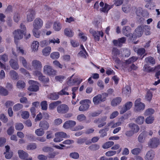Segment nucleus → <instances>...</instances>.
Returning a JSON list of instances; mask_svg holds the SVG:
<instances>
[{
    "label": "nucleus",
    "mask_w": 160,
    "mask_h": 160,
    "mask_svg": "<svg viewBox=\"0 0 160 160\" xmlns=\"http://www.w3.org/2000/svg\"><path fill=\"white\" fill-rule=\"evenodd\" d=\"M36 145L34 143H31L27 146V148L28 150L35 149L36 148Z\"/></svg>",
    "instance_id": "nucleus-63"
},
{
    "label": "nucleus",
    "mask_w": 160,
    "mask_h": 160,
    "mask_svg": "<svg viewBox=\"0 0 160 160\" xmlns=\"http://www.w3.org/2000/svg\"><path fill=\"white\" fill-rule=\"evenodd\" d=\"M64 34L67 36L69 37H72L73 36V32L69 28H66L64 30Z\"/></svg>",
    "instance_id": "nucleus-39"
},
{
    "label": "nucleus",
    "mask_w": 160,
    "mask_h": 160,
    "mask_svg": "<svg viewBox=\"0 0 160 160\" xmlns=\"http://www.w3.org/2000/svg\"><path fill=\"white\" fill-rule=\"evenodd\" d=\"M112 54L115 56H117L120 54V52L117 48H113L112 50Z\"/></svg>",
    "instance_id": "nucleus-55"
},
{
    "label": "nucleus",
    "mask_w": 160,
    "mask_h": 160,
    "mask_svg": "<svg viewBox=\"0 0 160 160\" xmlns=\"http://www.w3.org/2000/svg\"><path fill=\"white\" fill-rule=\"evenodd\" d=\"M15 129L18 131L22 130L24 128V126L21 123H17L15 124Z\"/></svg>",
    "instance_id": "nucleus-50"
},
{
    "label": "nucleus",
    "mask_w": 160,
    "mask_h": 160,
    "mask_svg": "<svg viewBox=\"0 0 160 160\" xmlns=\"http://www.w3.org/2000/svg\"><path fill=\"white\" fill-rule=\"evenodd\" d=\"M122 100V98L120 97L116 98L112 100L111 102V105L113 106H116L120 104Z\"/></svg>",
    "instance_id": "nucleus-28"
},
{
    "label": "nucleus",
    "mask_w": 160,
    "mask_h": 160,
    "mask_svg": "<svg viewBox=\"0 0 160 160\" xmlns=\"http://www.w3.org/2000/svg\"><path fill=\"white\" fill-rule=\"evenodd\" d=\"M43 22L42 19L40 18H36L34 20L33 26V29H39L41 28L43 25Z\"/></svg>",
    "instance_id": "nucleus-12"
},
{
    "label": "nucleus",
    "mask_w": 160,
    "mask_h": 160,
    "mask_svg": "<svg viewBox=\"0 0 160 160\" xmlns=\"http://www.w3.org/2000/svg\"><path fill=\"white\" fill-rule=\"evenodd\" d=\"M131 91L130 87L128 85L125 86L122 90V93L128 96H129Z\"/></svg>",
    "instance_id": "nucleus-29"
},
{
    "label": "nucleus",
    "mask_w": 160,
    "mask_h": 160,
    "mask_svg": "<svg viewBox=\"0 0 160 160\" xmlns=\"http://www.w3.org/2000/svg\"><path fill=\"white\" fill-rule=\"evenodd\" d=\"M44 130L42 129V128H38L35 131V132L37 136H43L44 133Z\"/></svg>",
    "instance_id": "nucleus-41"
},
{
    "label": "nucleus",
    "mask_w": 160,
    "mask_h": 160,
    "mask_svg": "<svg viewBox=\"0 0 160 160\" xmlns=\"http://www.w3.org/2000/svg\"><path fill=\"white\" fill-rule=\"evenodd\" d=\"M39 46V44L38 42L37 41H34L32 43L31 48L33 51L35 52L38 49V48Z\"/></svg>",
    "instance_id": "nucleus-36"
},
{
    "label": "nucleus",
    "mask_w": 160,
    "mask_h": 160,
    "mask_svg": "<svg viewBox=\"0 0 160 160\" xmlns=\"http://www.w3.org/2000/svg\"><path fill=\"white\" fill-rule=\"evenodd\" d=\"M159 144V140L157 138L151 139L148 143V146L151 148H157Z\"/></svg>",
    "instance_id": "nucleus-10"
},
{
    "label": "nucleus",
    "mask_w": 160,
    "mask_h": 160,
    "mask_svg": "<svg viewBox=\"0 0 160 160\" xmlns=\"http://www.w3.org/2000/svg\"><path fill=\"white\" fill-rule=\"evenodd\" d=\"M76 125L75 121L73 120H68L64 123L63 127L66 129L71 128Z\"/></svg>",
    "instance_id": "nucleus-16"
},
{
    "label": "nucleus",
    "mask_w": 160,
    "mask_h": 160,
    "mask_svg": "<svg viewBox=\"0 0 160 160\" xmlns=\"http://www.w3.org/2000/svg\"><path fill=\"white\" fill-rule=\"evenodd\" d=\"M9 94L8 90L5 88L0 86V94L3 96L8 95Z\"/></svg>",
    "instance_id": "nucleus-33"
},
{
    "label": "nucleus",
    "mask_w": 160,
    "mask_h": 160,
    "mask_svg": "<svg viewBox=\"0 0 160 160\" xmlns=\"http://www.w3.org/2000/svg\"><path fill=\"white\" fill-rule=\"evenodd\" d=\"M61 103V102L60 101L53 102L49 104V108L50 109H53Z\"/></svg>",
    "instance_id": "nucleus-35"
},
{
    "label": "nucleus",
    "mask_w": 160,
    "mask_h": 160,
    "mask_svg": "<svg viewBox=\"0 0 160 160\" xmlns=\"http://www.w3.org/2000/svg\"><path fill=\"white\" fill-rule=\"evenodd\" d=\"M129 127L131 129L134 133L138 132L139 130V126L136 124L131 122L128 124Z\"/></svg>",
    "instance_id": "nucleus-21"
},
{
    "label": "nucleus",
    "mask_w": 160,
    "mask_h": 160,
    "mask_svg": "<svg viewBox=\"0 0 160 160\" xmlns=\"http://www.w3.org/2000/svg\"><path fill=\"white\" fill-rule=\"evenodd\" d=\"M31 64L34 69L39 70L42 68L41 62L37 60H32Z\"/></svg>",
    "instance_id": "nucleus-13"
},
{
    "label": "nucleus",
    "mask_w": 160,
    "mask_h": 160,
    "mask_svg": "<svg viewBox=\"0 0 160 160\" xmlns=\"http://www.w3.org/2000/svg\"><path fill=\"white\" fill-rule=\"evenodd\" d=\"M39 127L44 130H47L49 127L48 123L46 121H41L39 124Z\"/></svg>",
    "instance_id": "nucleus-26"
},
{
    "label": "nucleus",
    "mask_w": 160,
    "mask_h": 160,
    "mask_svg": "<svg viewBox=\"0 0 160 160\" xmlns=\"http://www.w3.org/2000/svg\"><path fill=\"white\" fill-rule=\"evenodd\" d=\"M147 135L146 132L144 131L141 133L138 137V141L140 143H142L144 142L145 138Z\"/></svg>",
    "instance_id": "nucleus-24"
},
{
    "label": "nucleus",
    "mask_w": 160,
    "mask_h": 160,
    "mask_svg": "<svg viewBox=\"0 0 160 160\" xmlns=\"http://www.w3.org/2000/svg\"><path fill=\"white\" fill-rule=\"evenodd\" d=\"M20 62L21 63L23 66L25 68H27V62L26 59L23 57L20 56L19 58Z\"/></svg>",
    "instance_id": "nucleus-37"
},
{
    "label": "nucleus",
    "mask_w": 160,
    "mask_h": 160,
    "mask_svg": "<svg viewBox=\"0 0 160 160\" xmlns=\"http://www.w3.org/2000/svg\"><path fill=\"white\" fill-rule=\"evenodd\" d=\"M11 78L13 80H18L19 79L18 74L14 70H11L9 72Z\"/></svg>",
    "instance_id": "nucleus-25"
},
{
    "label": "nucleus",
    "mask_w": 160,
    "mask_h": 160,
    "mask_svg": "<svg viewBox=\"0 0 160 160\" xmlns=\"http://www.w3.org/2000/svg\"><path fill=\"white\" fill-rule=\"evenodd\" d=\"M152 94L150 90L147 91L145 96V99L149 102L152 100Z\"/></svg>",
    "instance_id": "nucleus-34"
},
{
    "label": "nucleus",
    "mask_w": 160,
    "mask_h": 160,
    "mask_svg": "<svg viewBox=\"0 0 160 160\" xmlns=\"http://www.w3.org/2000/svg\"><path fill=\"white\" fill-rule=\"evenodd\" d=\"M16 86L18 88L22 89L25 87V83L23 81L19 80L17 83Z\"/></svg>",
    "instance_id": "nucleus-38"
},
{
    "label": "nucleus",
    "mask_w": 160,
    "mask_h": 160,
    "mask_svg": "<svg viewBox=\"0 0 160 160\" xmlns=\"http://www.w3.org/2000/svg\"><path fill=\"white\" fill-rule=\"evenodd\" d=\"M22 118L23 119H27L29 116V112L27 111H24L22 112L21 114Z\"/></svg>",
    "instance_id": "nucleus-64"
},
{
    "label": "nucleus",
    "mask_w": 160,
    "mask_h": 160,
    "mask_svg": "<svg viewBox=\"0 0 160 160\" xmlns=\"http://www.w3.org/2000/svg\"><path fill=\"white\" fill-rule=\"evenodd\" d=\"M56 137L53 141L55 142H59L63 140V138L67 137V134L63 132H58L55 134Z\"/></svg>",
    "instance_id": "nucleus-7"
},
{
    "label": "nucleus",
    "mask_w": 160,
    "mask_h": 160,
    "mask_svg": "<svg viewBox=\"0 0 160 160\" xmlns=\"http://www.w3.org/2000/svg\"><path fill=\"white\" fill-rule=\"evenodd\" d=\"M145 61L146 62H149L152 64H154L155 63V59L152 57H149L146 58Z\"/></svg>",
    "instance_id": "nucleus-42"
},
{
    "label": "nucleus",
    "mask_w": 160,
    "mask_h": 160,
    "mask_svg": "<svg viewBox=\"0 0 160 160\" xmlns=\"http://www.w3.org/2000/svg\"><path fill=\"white\" fill-rule=\"evenodd\" d=\"M23 107V105L20 103H18L14 105L13 107V110L15 111H18L21 109Z\"/></svg>",
    "instance_id": "nucleus-48"
},
{
    "label": "nucleus",
    "mask_w": 160,
    "mask_h": 160,
    "mask_svg": "<svg viewBox=\"0 0 160 160\" xmlns=\"http://www.w3.org/2000/svg\"><path fill=\"white\" fill-rule=\"evenodd\" d=\"M32 32L33 35L37 38H39L40 36V31L38 29H33Z\"/></svg>",
    "instance_id": "nucleus-59"
},
{
    "label": "nucleus",
    "mask_w": 160,
    "mask_h": 160,
    "mask_svg": "<svg viewBox=\"0 0 160 160\" xmlns=\"http://www.w3.org/2000/svg\"><path fill=\"white\" fill-rule=\"evenodd\" d=\"M86 119V117L83 114H79L77 117V120L80 122L84 121Z\"/></svg>",
    "instance_id": "nucleus-60"
},
{
    "label": "nucleus",
    "mask_w": 160,
    "mask_h": 160,
    "mask_svg": "<svg viewBox=\"0 0 160 160\" xmlns=\"http://www.w3.org/2000/svg\"><path fill=\"white\" fill-rule=\"evenodd\" d=\"M38 79L40 81L42 82H48L49 81V79L48 78H46V77L43 76L42 74L38 78Z\"/></svg>",
    "instance_id": "nucleus-52"
},
{
    "label": "nucleus",
    "mask_w": 160,
    "mask_h": 160,
    "mask_svg": "<svg viewBox=\"0 0 160 160\" xmlns=\"http://www.w3.org/2000/svg\"><path fill=\"white\" fill-rule=\"evenodd\" d=\"M143 70L145 72H149L151 71H153L154 69L153 68H151L148 65L145 64L143 67Z\"/></svg>",
    "instance_id": "nucleus-61"
},
{
    "label": "nucleus",
    "mask_w": 160,
    "mask_h": 160,
    "mask_svg": "<svg viewBox=\"0 0 160 160\" xmlns=\"http://www.w3.org/2000/svg\"><path fill=\"white\" fill-rule=\"evenodd\" d=\"M41 106L42 110H46L47 109L48 106L47 101H44L41 102Z\"/></svg>",
    "instance_id": "nucleus-62"
},
{
    "label": "nucleus",
    "mask_w": 160,
    "mask_h": 160,
    "mask_svg": "<svg viewBox=\"0 0 160 160\" xmlns=\"http://www.w3.org/2000/svg\"><path fill=\"white\" fill-rule=\"evenodd\" d=\"M89 32L91 33L94 37V38L96 41H98L100 39V37L101 36L102 37L103 36V33L102 32L98 31H95L91 28L89 30Z\"/></svg>",
    "instance_id": "nucleus-4"
},
{
    "label": "nucleus",
    "mask_w": 160,
    "mask_h": 160,
    "mask_svg": "<svg viewBox=\"0 0 160 160\" xmlns=\"http://www.w3.org/2000/svg\"><path fill=\"white\" fill-rule=\"evenodd\" d=\"M73 75L71 76L67 81V84L69 86H72L75 84H79L82 82V79L78 80V78H75L74 79H72V78Z\"/></svg>",
    "instance_id": "nucleus-17"
},
{
    "label": "nucleus",
    "mask_w": 160,
    "mask_h": 160,
    "mask_svg": "<svg viewBox=\"0 0 160 160\" xmlns=\"http://www.w3.org/2000/svg\"><path fill=\"white\" fill-rule=\"evenodd\" d=\"M59 152L58 151L50 152L48 154V158H52L55 157V156L58 155Z\"/></svg>",
    "instance_id": "nucleus-46"
},
{
    "label": "nucleus",
    "mask_w": 160,
    "mask_h": 160,
    "mask_svg": "<svg viewBox=\"0 0 160 160\" xmlns=\"http://www.w3.org/2000/svg\"><path fill=\"white\" fill-rule=\"evenodd\" d=\"M43 72L48 75L53 76L56 73V71L55 70L52 66L45 65L43 67Z\"/></svg>",
    "instance_id": "nucleus-3"
},
{
    "label": "nucleus",
    "mask_w": 160,
    "mask_h": 160,
    "mask_svg": "<svg viewBox=\"0 0 160 160\" xmlns=\"http://www.w3.org/2000/svg\"><path fill=\"white\" fill-rule=\"evenodd\" d=\"M144 121V118L143 116H139L136 118L135 122L139 124L143 123Z\"/></svg>",
    "instance_id": "nucleus-47"
},
{
    "label": "nucleus",
    "mask_w": 160,
    "mask_h": 160,
    "mask_svg": "<svg viewBox=\"0 0 160 160\" xmlns=\"http://www.w3.org/2000/svg\"><path fill=\"white\" fill-rule=\"evenodd\" d=\"M20 27L22 30L18 29L15 30L13 32L15 42L16 44L17 42V40H20L22 38L26 29L25 25L22 23L21 24Z\"/></svg>",
    "instance_id": "nucleus-1"
},
{
    "label": "nucleus",
    "mask_w": 160,
    "mask_h": 160,
    "mask_svg": "<svg viewBox=\"0 0 160 160\" xmlns=\"http://www.w3.org/2000/svg\"><path fill=\"white\" fill-rule=\"evenodd\" d=\"M0 60L4 62H6L8 60V55L6 54H4L0 55Z\"/></svg>",
    "instance_id": "nucleus-49"
},
{
    "label": "nucleus",
    "mask_w": 160,
    "mask_h": 160,
    "mask_svg": "<svg viewBox=\"0 0 160 160\" xmlns=\"http://www.w3.org/2000/svg\"><path fill=\"white\" fill-rule=\"evenodd\" d=\"M69 107L66 104H62L58 106L57 108V112L59 114H62L67 113L69 110Z\"/></svg>",
    "instance_id": "nucleus-5"
},
{
    "label": "nucleus",
    "mask_w": 160,
    "mask_h": 160,
    "mask_svg": "<svg viewBox=\"0 0 160 160\" xmlns=\"http://www.w3.org/2000/svg\"><path fill=\"white\" fill-rule=\"evenodd\" d=\"M93 101L94 104L98 105L102 102H104L101 94H98L93 98Z\"/></svg>",
    "instance_id": "nucleus-20"
},
{
    "label": "nucleus",
    "mask_w": 160,
    "mask_h": 160,
    "mask_svg": "<svg viewBox=\"0 0 160 160\" xmlns=\"http://www.w3.org/2000/svg\"><path fill=\"white\" fill-rule=\"evenodd\" d=\"M135 109L138 111L143 110L145 108V104L141 102V99L138 98L135 102Z\"/></svg>",
    "instance_id": "nucleus-9"
},
{
    "label": "nucleus",
    "mask_w": 160,
    "mask_h": 160,
    "mask_svg": "<svg viewBox=\"0 0 160 160\" xmlns=\"http://www.w3.org/2000/svg\"><path fill=\"white\" fill-rule=\"evenodd\" d=\"M109 130V128L108 127H105L104 129L100 130L99 133L101 134L100 137L103 138L107 135V132Z\"/></svg>",
    "instance_id": "nucleus-31"
},
{
    "label": "nucleus",
    "mask_w": 160,
    "mask_h": 160,
    "mask_svg": "<svg viewBox=\"0 0 160 160\" xmlns=\"http://www.w3.org/2000/svg\"><path fill=\"white\" fill-rule=\"evenodd\" d=\"M154 110L152 108H148L146 110L144 115L146 116L151 115L154 113Z\"/></svg>",
    "instance_id": "nucleus-56"
},
{
    "label": "nucleus",
    "mask_w": 160,
    "mask_h": 160,
    "mask_svg": "<svg viewBox=\"0 0 160 160\" xmlns=\"http://www.w3.org/2000/svg\"><path fill=\"white\" fill-rule=\"evenodd\" d=\"M91 103V101L88 99H85L81 101L80 103L81 105L79 108V110L80 111H85L87 110L89 107V104Z\"/></svg>",
    "instance_id": "nucleus-2"
},
{
    "label": "nucleus",
    "mask_w": 160,
    "mask_h": 160,
    "mask_svg": "<svg viewBox=\"0 0 160 160\" xmlns=\"http://www.w3.org/2000/svg\"><path fill=\"white\" fill-rule=\"evenodd\" d=\"M155 156V153L154 151L152 150H150L148 151L145 155V159L146 160H152Z\"/></svg>",
    "instance_id": "nucleus-22"
},
{
    "label": "nucleus",
    "mask_w": 160,
    "mask_h": 160,
    "mask_svg": "<svg viewBox=\"0 0 160 160\" xmlns=\"http://www.w3.org/2000/svg\"><path fill=\"white\" fill-rule=\"evenodd\" d=\"M59 57V54L58 52H53L50 54V57L53 59H57Z\"/></svg>",
    "instance_id": "nucleus-53"
},
{
    "label": "nucleus",
    "mask_w": 160,
    "mask_h": 160,
    "mask_svg": "<svg viewBox=\"0 0 160 160\" xmlns=\"http://www.w3.org/2000/svg\"><path fill=\"white\" fill-rule=\"evenodd\" d=\"M35 13L34 11L32 9H30L27 12V20L28 22H31L35 18Z\"/></svg>",
    "instance_id": "nucleus-18"
},
{
    "label": "nucleus",
    "mask_w": 160,
    "mask_h": 160,
    "mask_svg": "<svg viewBox=\"0 0 160 160\" xmlns=\"http://www.w3.org/2000/svg\"><path fill=\"white\" fill-rule=\"evenodd\" d=\"M132 105V103L131 102H126L121 109L120 111V114H123L127 111L130 109Z\"/></svg>",
    "instance_id": "nucleus-15"
},
{
    "label": "nucleus",
    "mask_w": 160,
    "mask_h": 160,
    "mask_svg": "<svg viewBox=\"0 0 160 160\" xmlns=\"http://www.w3.org/2000/svg\"><path fill=\"white\" fill-rule=\"evenodd\" d=\"M101 113V111L100 110H98L97 111L93 112H92L89 113V116H92V117H95L98 116Z\"/></svg>",
    "instance_id": "nucleus-57"
},
{
    "label": "nucleus",
    "mask_w": 160,
    "mask_h": 160,
    "mask_svg": "<svg viewBox=\"0 0 160 160\" xmlns=\"http://www.w3.org/2000/svg\"><path fill=\"white\" fill-rule=\"evenodd\" d=\"M51 51V48L50 47H47L43 50L42 53L44 56H47L49 54Z\"/></svg>",
    "instance_id": "nucleus-44"
},
{
    "label": "nucleus",
    "mask_w": 160,
    "mask_h": 160,
    "mask_svg": "<svg viewBox=\"0 0 160 160\" xmlns=\"http://www.w3.org/2000/svg\"><path fill=\"white\" fill-rule=\"evenodd\" d=\"M142 149V146L141 145L140 147L135 148L131 150V152L133 155L139 156L138 155L141 152Z\"/></svg>",
    "instance_id": "nucleus-23"
},
{
    "label": "nucleus",
    "mask_w": 160,
    "mask_h": 160,
    "mask_svg": "<svg viewBox=\"0 0 160 160\" xmlns=\"http://www.w3.org/2000/svg\"><path fill=\"white\" fill-rule=\"evenodd\" d=\"M29 83L31 84L28 89L32 92H36L39 89L38 83L32 80H30L28 82Z\"/></svg>",
    "instance_id": "nucleus-6"
},
{
    "label": "nucleus",
    "mask_w": 160,
    "mask_h": 160,
    "mask_svg": "<svg viewBox=\"0 0 160 160\" xmlns=\"http://www.w3.org/2000/svg\"><path fill=\"white\" fill-rule=\"evenodd\" d=\"M126 40V38L124 37H122L119 38L118 40H113V43L114 45L119 47H121L122 46V44L125 43Z\"/></svg>",
    "instance_id": "nucleus-11"
},
{
    "label": "nucleus",
    "mask_w": 160,
    "mask_h": 160,
    "mask_svg": "<svg viewBox=\"0 0 160 160\" xmlns=\"http://www.w3.org/2000/svg\"><path fill=\"white\" fill-rule=\"evenodd\" d=\"M100 146L99 145L94 144L90 146L89 148L92 151H96L99 148Z\"/></svg>",
    "instance_id": "nucleus-54"
},
{
    "label": "nucleus",
    "mask_w": 160,
    "mask_h": 160,
    "mask_svg": "<svg viewBox=\"0 0 160 160\" xmlns=\"http://www.w3.org/2000/svg\"><path fill=\"white\" fill-rule=\"evenodd\" d=\"M114 142L112 141H108L103 144L102 147L104 149H107L111 147L114 144Z\"/></svg>",
    "instance_id": "nucleus-43"
},
{
    "label": "nucleus",
    "mask_w": 160,
    "mask_h": 160,
    "mask_svg": "<svg viewBox=\"0 0 160 160\" xmlns=\"http://www.w3.org/2000/svg\"><path fill=\"white\" fill-rule=\"evenodd\" d=\"M58 94L56 93H51L48 96V98L51 100H54L58 99L59 98Z\"/></svg>",
    "instance_id": "nucleus-32"
},
{
    "label": "nucleus",
    "mask_w": 160,
    "mask_h": 160,
    "mask_svg": "<svg viewBox=\"0 0 160 160\" xmlns=\"http://www.w3.org/2000/svg\"><path fill=\"white\" fill-rule=\"evenodd\" d=\"M111 7L107 3L105 4L103 8H100V10L102 12H108V11L111 9Z\"/></svg>",
    "instance_id": "nucleus-45"
},
{
    "label": "nucleus",
    "mask_w": 160,
    "mask_h": 160,
    "mask_svg": "<svg viewBox=\"0 0 160 160\" xmlns=\"http://www.w3.org/2000/svg\"><path fill=\"white\" fill-rule=\"evenodd\" d=\"M68 89V87H66L63 88L60 91L58 92L59 95H68L69 93L67 92Z\"/></svg>",
    "instance_id": "nucleus-40"
},
{
    "label": "nucleus",
    "mask_w": 160,
    "mask_h": 160,
    "mask_svg": "<svg viewBox=\"0 0 160 160\" xmlns=\"http://www.w3.org/2000/svg\"><path fill=\"white\" fill-rule=\"evenodd\" d=\"M18 153L19 158L21 159H25L28 156V153L22 150H18Z\"/></svg>",
    "instance_id": "nucleus-27"
},
{
    "label": "nucleus",
    "mask_w": 160,
    "mask_h": 160,
    "mask_svg": "<svg viewBox=\"0 0 160 160\" xmlns=\"http://www.w3.org/2000/svg\"><path fill=\"white\" fill-rule=\"evenodd\" d=\"M138 59V58L137 57L133 56L128 60L126 61V64H129L131 63L134 62L136 61Z\"/></svg>",
    "instance_id": "nucleus-51"
},
{
    "label": "nucleus",
    "mask_w": 160,
    "mask_h": 160,
    "mask_svg": "<svg viewBox=\"0 0 160 160\" xmlns=\"http://www.w3.org/2000/svg\"><path fill=\"white\" fill-rule=\"evenodd\" d=\"M122 32L124 35L128 37L131 39L134 37V35L131 33V29L128 26L124 27L122 29Z\"/></svg>",
    "instance_id": "nucleus-8"
},
{
    "label": "nucleus",
    "mask_w": 160,
    "mask_h": 160,
    "mask_svg": "<svg viewBox=\"0 0 160 160\" xmlns=\"http://www.w3.org/2000/svg\"><path fill=\"white\" fill-rule=\"evenodd\" d=\"M62 24L58 22H55L53 25V28L56 31H59L62 28Z\"/></svg>",
    "instance_id": "nucleus-30"
},
{
    "label": "nucleus",
    "mask_w": 160,
    "mask_h": 160,
    "mask_svg": "<svg viewBox=\"0 0 160 160\" xmlns=\"http://www.w3.org/2000/svg\"><path fill=\"white\" fill-rule=\"evenodd\" d=\"M145 32L146 35H149L150 33V27L148 25L143 26V31Z\"/></svg>",
    "instance_id": "nucleus-58"
},
{
    "label": "nucleus",
    "mask_w": 160,
    "mask_h": 160,
    "mask_svg": "<svg viewBox=\"0 0 160 160\" xmlns=\"http://www.w3.org/2000/svg\"><path fill=\"white\" fill-rule=\"evenodd\" d=\"M9 63L11 67L13 69L16 70L19 69V66L17 60L11 59L9 61Z\"/></svg>",
    "instance_id": "nucleus-19"
},
{
    "label": "nucleus",
    "mask_w": 160,
    "mask_h": 160,
    "mask_svg": "<svg viewBox=\"0 0 160 160\" xmlns=\"http://www.w3.org/2000/svg\"><path fill=\"white\" fill-rule=\"evenodd\" d=\"M143 26H138L135 30V32L133 35H134L133 38H135L134 36L136 37H141L143 33Z\"/></svg>",
    "instance_id": "nucleus-14"
}]
</instances>
